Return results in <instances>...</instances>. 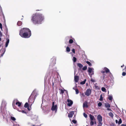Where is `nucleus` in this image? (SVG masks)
I'll list each match as a JSON object with an SVG mask.
<instances>
[{"mask_svg":"<svg viewBox=\"0 0 126 126\" xmlns=\"http://www.w3.org/2000/svg\"><path fill=\"white\" fill-rule=\"evenodd\" d=\"M99 100L100 101H102L103 100V97L102 96V94H101L100 96V98Z\"/></svg>","mask_w":126,"mask_h":126,"instance_id":"25","label":"nucleus"},{"mask_svg":"<svg viewBox=\"0 0 126 126\" xmlns=\"http://www.w3.org/2000/svg\"><path fill=\"white\" fill-rule=\"evenodd\" d=\"M124 65L123 64L121 66V67L122 68V67H124Z\"/></svg>","mask_w":126,"mask_h":126,"instance_id":"54","label":"nucleus"},{"mask_svg":"<svg viewBox=\"0 0 126 126\" xmlns=\"http://www.w3.org/2000/svg\"><path fill=\"white\" fill-rule=\"evenodd\" d=\"M2 15H3V19L5 20V16H4V15L3 14H2Z\"/></svg>","mask_w":126,"mask_h":126,"instance_id":"50","label":"nucleus"},{"mask_svg":"<svg viewBox=\"0 0 126 126\" xmlns=\"http://www.w3.org/2000/svg\"><path fill=\"white\" fill-rule=\"evenodd\" d=\"M66 50L67 52H69L70 51V49L69 47H66Z\"/></svg>","mask_w":126,"mask_h":126,"instance_id":"23","label":"nucleus"},{"mask_svg":"<svg viewBox=\"0 0 126 126\" xmlns=\"http://www.w3.org/2000/svg\"><path fill=\"white\" fill-rule=\"evenodd\" d=\"M77 65L80 68H82L83 67L82 65L80 63H78Z\"/></svg>","mask_w":126,"mask_h":126,"instance_id":"16","label":"nucleus"},{"mask_svg":"<svg viewBox=\"0 0 126 126\" xmlns=\"http://www.w3.org/2000/svg\"><path fill=\"white\" fill-rule=\"evenodd\" d=\"M1 38L0 37V41H1Z\"/></svg>","mask_w":126,"mask_h":126,"instance_id":"55","label":"nucleus"},{"mask_svg":"<svg viewBox=\"0 0 126 126\" xmlns=\"http://www.w3.org/2000/svg\"><path fill=\"white\" fill-rule=\"evenodd\" d=\"M103 71H105V73L106 72V73H107L110 72L109 70L106 67H105L103 69Z\"/></svg>","mask_w":126,"mask_h":126,"instance_id":"11","label":"nucleus"},{"mask_svg":"<svg viewBox=\"0 0 126 126\" xmlns=\"http://www.w3.org/2000/svg\"><path fill=\"white\" fill-rule=\"evenodd\" d=\"M112 96L111 95L109 96L108 97V99L110 100H112Z\"/></svg>","mask_w":126,"mask_h":126,"instance_id":"29","label":"nucleus"},{"mask_svg":"<svg viewBox=\"0 0 126 126\" xmlns=\"http://www.w3.org/2000/svg\"><path fill=\"white\" fill-rule=\"evenodd\" d=\"M86 63L88 64L90 66H91L92 65L91 63L90 62L88 61H87L86 62Z\"/></svg>","mask_w":126,"mask_h":126,"instance_id":"26","label":"nucleus"},{"mask_svg":"<svg viewBox=\"0 0 126 126\" xmlns=\"http://www.w3.org/2000/svg\"><path fill=\"white\" fill-rule=\"evenodd\" d=\"M72 122L74 124H75L77 123V121L74 120H72Z\"/></svg>","mask_w":126,"mask_h":126,"instance_id":"37","label":"nucleus"},{"mask_svg":"<svg viewBox=\"0 0 126 126\" xmlns=\"http://www.w3.org/2000/svg\"><path fill=\"white\" fill-rule=\"evenodd\" d=\"M44 19L42 14L36 13L32 15L31 20L34 24H41Z\"/></svg>","mask_w":126,"mask_h":126,"instance_id":"1","label":"nucleus"},{"mask_svg":"<svg viewBox=\"0 0 126 126\" xmlns=\"http://www.w3.org/2000/svg\"><path fill=\"white\" fill-rule=\"evenodd\" d=\"M101 72L102 74V76H101V79L102 80H103L107 77V76L105 74V71H101Z\"/></svg>","mask_w":126,"mask_h":126,"instance_id":"5","label":"nucleus"},{"mask_svg":"<svg viewBox=\"0 0 126 126\" xmlns=\"http://www.w3.org/2000/svg\"><path fill=\"white\" fill-rule=\"evenodd\" d=\"M75 91L76 94H77L79 93V92L78 89H76Z\"/></svg>","mask_w":126,"mask_h":126,"instance_id":"35","label":"nucleus"},{"mask_svg":"<svg viewBox=\"0 0 126 126\" xmlns=\"http://www.w3.org/2000/svg\"><path fill=\"white\" fill-rule=\"evenodd\" d=\"M97 119L98 120L99 125H102V117L99 114L97 116Z\"/></svg>","mask_w":126,"mask_h":126,"instance_id":"4","label":"nucleus"},{"mask_svg":"<svg viewBox=\"0 0 126 126\" xmlns=\"http://www.w3.org/2000/svg\"><path fill=\"white\" fill-rule=\"evenodd\" d=\"M31 105H32V104L31 105V106L30 107H31ZM27 109H28V110L29 111L30 110H31V107H30V108H29V106L28 107H27Z\"/></svg>","mask_w":126,"mask_h":126,"instance_id":"41","label":"nucleus"},{"mask_svg":"<svg viewBox=\"0 0 126 126\" xmlns=\"http://www.w3.org/2000/svg\"><path fill=\"white\" fill-rule=\"evenodd\" d=\"M122 121L121 119V118H120L118 122V123L119 124H120L122 123Z\"/></svg>","mask_w":126,"mask_h":126,"instance_id":"30","label":"nucleus"},{"mask_svg":"<svg viewBox=\"0 0 126 126\" xmlns=\"http://www.w3.org/2000/svg\"><path fill=\"white\" fill-rule=\"evenodd\" d=\"M77 60V59L75 57H73V61L74 62H76Z\"/></svg>","mask_w":126,"mask_h":126,"instance_id":"34","label":"nucleus"},{"mask_svg":"<svg viewBox=\"0 0 126 126\" xmlns=\"http://www.w3.org/2000/svg\"><path fill=\"white\" fill-rule=\"evenodd\" d=\"M109 115L112 118L114 116L113 114L111 112H110L109 113Z\"/></svg>","mask_w":126,"mask_h":126,"instance_id":"21","label":"nucleus"},{"mask_svg":"<svg viewBox=\"0 0 126 126\" xmlns=\"http://www.w3.org/2000/svg\"><path fill=\"white\" fill-rule=\"evenodd\" d=\"M22 112L24 113H26V112L24 110H22Z\"/></svg>","mask_w":126,"mask_h":126,"instance_id":"51","label":"nucleus"},{"mask_svg":"<svg viewBox=\"0 0 126 126\" xmlns=\"http://www.w3.org/2000/svg\"><path fill=\"white\" fill-rule=\"evenodd\" d=\"M79 77L77 75L74 76V80L76 82H77L79 80Z\"/></svg>","mask_w":126,"mask_h":126,"instance_id":"10","label":"nucleus"},{"mask_svg":"<svg viewBox=\"0 0 126 126\" xmlns=\"http://www.w3.org/2000/svg\"><path fill=\"white\" fill-rule=\"evenodd\" d=\"M57 105H55V106H52L51 108V110L52 111H56L57 110Z\"/></svg>","mask_w":126,"mask_h":126,"instance_id":"8","label":"nucleus"},{"mask_svg":"<svg viewBox=\"0 0 126 126\" xmlns=\"http://www.w3.org/2000/svg\"><path fill=\"white\" fill-rule=\"evenodd\" d=\"M0 28L1 29V30H2V24L0 23Z\"/></svg>","mask_w":126,"mask_h":126,"instance_id":"36","label":"nucleus"},{"mask_svg":"<svg viewBox=\"0 0 126 126\" xmlns=\"http://www.w3.org/2000/svg\"><path fill=\"white\" fill-rule=\"evenodd\" d=\"M89 117L91 120L90 125L91 126H93L94 124V121L95 120L94 116L91 114H90Z\"/></svg>","mask_w":126,"mask_h":126,"instance_id":"3","label":"nucleus"},{"mask_svg":"<svg viewBox=\"0 0 126 126\" xmlns=\"http://www.w3.org/2000/svg\"><path fill=\"white\" fill-rule=\"evenodd\" d=\"M94 74V73L93 72H92V73L91 74V75H90V76L91 77H92V75H93Z\"/></svg>","mask_w":126,"mask_h":126,"instance_id":"47","label":"nucleus"},{"mask_svg":"<svg viewBox=\"0 0 126 126\" xmlns=\"http://www.w3.org/2000/svg\"><path fill=\"white\" fill-rule=\"evenodd\" d=\"M29 106V105L28 103L27 102H26L24 105V107L25 108H27Z\"/></svg>","mask_w":126,"mask_h":126,"instance_id":"20","label":"nucleus"},{"mask_svg":"<svg viewBox=\"0 0 126 126\" xmlns=\"http://www.w3.org/2000/svg\"><path fill=\"white\" fill-rule=\"evenodd\" d=\"M19 35L22 38H28L31 35V30L27 28H23L19 31Z\"/></svg>","mask_w":126,"mask_h":126,"instance_id":"2","label":"nucleus"},{"mask_svg":"<svg viewBox=\"0 0 126 126\" xmlns=\"http://www.w3.org/2000/svg\"><path fill=\"white\" fill-rule=\"evenodd\" d=\"M124 70L126 72V66L124 68V69H123V70Z\"/></svg>","mask_w":126,"mask_h":126,"instance_id":"46","label":"nucleus"},{"mask_svg":"<svg viewBox=\"0 0 126 126\" xmlns=\"http://www.w3.org/2000/svg\"><path fill=\"white\" fill-rule=\"evenodd\" d=\"M59 90H60V89H59ZM65 91V90H63V89H61L60 90V93L61 94H63L64 93V91Z\"/></svg>","mask_w":126,"mask_h":126,"instance_id":"24","label":"nucleus"},{"mask_svg":"<svg viewBox=\"0 0 126 126\" xmlns=\"http://www.w3.org/2000/svg\"><path fill=\"white\" fill-rule=\"evenodd\" d=\"M73 42V40L72 39H70L69 41V43L70 44L72 43Z\"/></svg>","mask_w":126,"mask_h":126,"instance_id":"31","label":"nucleus"},{"mask_svg":"<svg viewBox=\"0 0 126 126\" xmlns=\"http://www.w3.org/2000/svg\"><path fill=\"white\" fill-rule=\"evenodd\" d=\"M87 69V66H84L82 68V69L83 70H85Z\"/></svg>","mask_w":126,"mask_h":126,"instance_id":"32","label":"nucleus"},{"mask_svg":"<svg viewBox=\"0 0 126 126\" xmlns=\"http://www.w3.org/2000/svg\"><path fill=\"white\" fill-rule=\"evenodd\" d=\"M90 81H92L93 82H94L95 81L93 79H91L90 80Z\"/></svg>","mask_w":126,"mask_h":126,"instance_id":"42","label":"nucleus"},{"mask_svg":"<svg viewBox=\"0 0 126 126\" xmlns=\"http://www.w3.org/2000/svg\"><path fill=\"white\" fill-rule=\"evenodd\" d=\"M2 36V34L1 32L0 31V37H1Z\"/></svg>","mask_w":126,"mask_h":126,"instance_id":"44","label":"nucleus"},{"mask_svg":"<svg viewBox=\"0 0 126 126\" xmlns=\"http://www.w3.org/2000/svg\"><path fill=\"white\" fill-rule=\"evenodd\" d=\"M105 107L106 108H110V104L108 103H106L104 104Z\"/></svg>","mask_w":126,"mask_h":126,"instance_id":"13","label":"nucleus"},{"mask_svg":"<svg viewBox=\"0 0 126 126\" xmlns=\"http://www.w3.org/2000/svg\"><path fill=\"white\" fill-rule=\"evenodd\" d=\"M72 51L73 53L74 54L75 53V50L74 48H73L72 50Z\"/></svg>","mask_w":126,"mask_h":126,"instance_id":"40","label":"nucleus"},{"mask_svg":"<svg viewBox=\"0 0 126 126\" xmlns=\"http://www.w3.org/2000/svg\"><path fill=\"white\" fill-rule=\"evenodd\" d=\"M73 89L76 90V89H77V87L76 86L75 87H74L73 88Z\"/></svg>","mask_w":126,"mask_h":126,"instance_id":"45","label":"nucleus"},{"mask_svg":"<svg viewBox=\"0 0 126 126\" xmlns=\"http://www.w3.org/2000/svg\"><path fill=\"white\" fill-rule=\"evenodd\" d=\"M121 126H126V125L122 124L121 125Z\"/></svg>","mask_w":126,"mask_h":126,"instance_id":"48","label":"nucleus"},{"mask_svg":"<svg viewBox=\"0 0 126 126\" xmlns=\"http://www.w3.org/2000/svg\"><path fill=\"white\" fill-rule=\"evenodd\" d=\"M115 122H116V123H118V121L117 120H115Z\"/></svg>","mask_w":126,"mask_h":126,"instance_id":"53","label":"nucleus"},{"mask_svg":"<svg viewBox=\"0 0 126 126\" xmlns=\"http://www.w3.org/2000/svg\"><path fill=\"white\" fill-rule=\"evenodd\" d=\"M83 115L85 117V118H87V115L85 113H84L83 114Z\"/></svg>","mask_w":126,"mask_h":126,"instance_id":"38","label":"nucleus"},{"mask_svg":"<svg viewBox=\"0 0 126 126\" xmlns=\"http://www.w3.org/2000/svg\"><path fill=\"white\" fill-rule=\"evenodd\" d=\"M41 10H36V11H41Z\"/></svg>","mask_w":126,"mask_h":126,"instance_id":"56","label":"nucleus"},{"mask_svg":"<svg viewBox=\"0 0 126 126\" xmlns=\"http://www.w3.org/2000/svg\"><path fill=\"white\" fill-rule=\"evenodd\" d=\"M101 126V125H98L97 126Z\"/></svg>","mask_w":126,"mask_h":126,"instance_id":"58","label":"nucleus"},{"mask_svg":"<svg viewBox=\"0 0 126 126\" xmlns=\"http://www.w3.org/2000/svg\"><path fill=\"white\" fill-rule=\"evenodd\" d=\"M67 102L68 103L67 104V105L68 106H71L73 104V102L71 100L68 99L67 100Z\"/></svg>","mask_w":126,"mask_h":126,"instance_id":"7","label":"nucleus"},{"mask_svg":"<svg viewBox=\"0 0 126 126\" xmlns=\"http://www.w3.org/2000/svg\"><path fill=\"white\" fill-rule=\"evenodd\" d=\"M74 114V111H71L69 113L68 116L69 118H72Z\"/></svg>","mask_w":126,"mask_h":126,"instance_id":"9","label":"nucleus"},{"mask_svg":"<svg viewBox=\"0 0 126 126\" xmlns=\"http://www.w3.org/2000/svg\"><path fill=\"white\" fill-rule=\"evenodd\" d=\"M2 50L1 52V57H2L3 56L6 51V49L5 48H4L3 49L2 48Z\"/></svg>","mask_w":126,"mask_h":126,"instance_id":"14","label":"nucleus"},{"mask_svg":"<svg viewBox=\"0 0 126 126\" xmlns=\"http://www.w3.org/2000/svg\"><path fill=\"white\" fill-rule=\"evenodd\" d=\"M126 73L125 72H123L122 73V75L123 76H124L126 75Z\"/></svg>","mask_w":126,"mask_h":126,"instance_id":"39","label":"nucleus"},{"mask_svg":"<svg viewBox=\"0 0 126 126\" xmlns=\"http://www.w3.org/2000/svg\"><path fill=\"white\" fill-rule=\"evenodd\" d=\"M16 105H17L19 107L21 105V103L19 102V101L16 102Z\"/></svg>","mask_w":126,"mask_h":126,"instance_id":"17","label":"nucleus"},{"mask_svg":"<svg viewBox=\"0 0 126 126\" xmlns=\"http://www.w3.org/2000/svg\"><path fill=\"white\" fill-rule=\"evenodd\" d=\"M91 90L90 89H88L85 93V95L87 96H89L91 94Z\"/></svg>","mask_w":126,"mask_h":126,"instance_id":"6","label":"nucleus"},{"mask_svg":"<svg viewBox=\"0 0 126 126\" xmlns=\"http://www.w3.org/2000/svg\"><path fill=\"white\" fill-rule=\"evenodd\" d=\"M7 40V41L6 42V44H5V47H7L8 46V44L9 42V38H7L6 39Z\"/></svg>","mask_w":126,"mask_h":126,"instance_id":"15","label":"nucleus"},{"mask_svg":"<svg viewBox=\"0 0 126 126\" xmlns=\"http://www.w3.org/2000/svg\"><path fill=\"white\" fill-rule=\"evenodd\" d=\"M11 119L13 121H15L16 120V119L14 117L12 116H11Z\"/></svg>","mask_w":126,"mask_h":126,"instance_id":"28","label":"nucleus"},{"mask_svg":"<svg viewBox=\"0 0 126 126\" xmlns=\"http://www.w3.org/2000/svg\"><path fill=\"white\" fill-rule=\"evenodd\" d=\"M102 103L101 102H99L98 104V107H101L102 105Z\"/></svg>","mask_w":126,"mask_h":126,"instance_id":"33","label":"nucleus"},{"mask_svg":"<svg viewBox=\"0 0 126 126\" xmlns=\"http://www.w3.org/2000/svg\"><path fill=\"white\" fill-rule=\"evenodd\" d=\"M55 102H53L52 103V106H55L54 105Z\"/></svg>","mask_w":126,"mask_h":126,"instance_id":"49","label":"nucleus"},{"mask_svg":"<svg viewBox=\"0 0 126 126\" xmlns=\"http://www.w3.org/2000/svg\"><path fill=\"white\" fill-rule=\"evenodd\" d=\"M86 126H88V125H86Z\"/></svg>","mask_w":126,"mask_h":126,"instance_id":"59","label":"nucleus"},{"mask_svg":"<svg viewBox=\"0 0 126 126\" xmlns=\"http://www.w3.org/2000/svg\"><path fill=\"white\" fill-rule=\"evenodd\" d=\"M107 110H110V111H112L111 109L109 108H107Z\"/></svg>","mask_w":126,"mask_h":126,"instance_id":"43","label":"nucleus"},{"mask_svg":"<svg viewBox=\"0 0 126 126\" xmlns=\"http://www.w3.org/2000/svg\"><path fill=\"white\" fill-rule=\"evenodd\" d=\"M92 69L91 68L89 67L88 70V72L90 73H91L92 72Z\"/></svg>","mask_w":126,"mask_h":126,"instance_id":"22","label":"nucleus"},{"mask_svg":"<svg viewBox=\"0 0 126 126\" xmlns=\"http://www.w3.org/2000/svg\"><path fill=\"white\" fill-rule=\"evenodd\" d=\"M94 123L95 124H96V119H95V121H94Z\"/></svg>","mask_w":126,"mask_h":126,"instance_id":"52","label":"nucleus"},{"mask_svg":"<svg viewBox=\"0 0 126 126\" xmlns=\"http://www.w3.org/2000/svg\"><path fill=\"white\" fill-rule=\"evenodd\" d=\"M32 126H36L35 125H32Z\"/></svg>","mask_w":126,"mask_h":126,"instance_id":"57","label":"nucleus"},{"mask_svg":"<svg viewBox=\"0 0 126 126\" xmlns=\"http://www.w3.org/2000/svg\"><path fill=\"white\" fill-rule=\"evenodd\" d=\"M86 79H85L83 81L81 82H80V84H82V85L84 84H85V83L86 81Z\"/></svg>","mask_w":126,"mask_h":126,"instance_id":"19","label":"nucleus"},{"mask_svg":"<svg viewBox=\"0 0 126 126\" xmlns=\"http://www.w3.org/2000/svg\"><path fill=\"white\" fill-rule=\"evenodd\" d=\"M88 102L86 101L84 102L83 104V107L87 108L88 107Z\"/></svg>","mask_w":126,"mask_h":126,"instance_id":"12","label":"nucleus"},{"mask_svg":"<svg viewBox=\"0 0 126 126\" xmlns=\"http://www.w3.org/2000/svg\"><path fill=\"white\" fill-rule=\"evenodd\" d=\"M17 25L19 26H20L22 24V22L20 21H18L17 23Z\"/></svg>","mask_w":126,"mask_h":126,"instance_id":"18","label":"nucleus"},{"mask_svg":"<svg viewBox=\"0 0 126 126\" xmlns=\"http://www.w3.org/2000/svg\"><path fill=\"white\" fill-rule=\"evenodd\" d=\"M101 90L102 91H103V92H106V89H105V88L104 87H103L102 88Z\"/></svg>","mask_w":126,"mask_h":126,"instance_id":"27","label":"nucleus"}]
</instances>
